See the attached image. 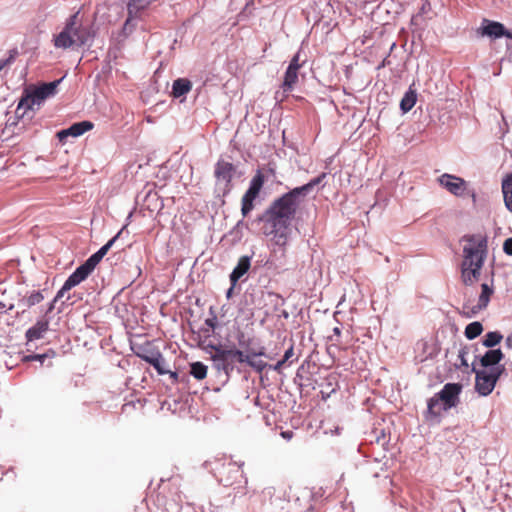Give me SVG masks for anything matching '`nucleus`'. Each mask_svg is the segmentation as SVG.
I'll return each mask as SVG.
<instances>
[{
  "label": "nucleus",
  "instance_id": "1",
  "mask_svg": "<svg viewBox=\"0 0 512 512\" xmlns=\"http://www.w3.org/2000/svg\"><path fill=\"white\" fill-rule=\"evenodd\" d=\"M325 177L326 174L322 173L307 184L290 190L275 199L267 208L261 217L264 222L263 233L266 236H271V240L276 245L284 247L287 244L290 225L295 218L300 203Z\"/></svg>",
  "mask_w": 512,
  "mask_h": 512
},
{
  "label": "nucleus",
  "instance_id": "2",
  "mask_svg": "<svg viewBox=\"0 0 512 512\" xmlns=\"http://www.w3.org/2000/svg\"><path fill=\"white\" fill-rule=\"evenodd\" d=\"M468 244L463 248L461 278L465 285H471L479 279L484 263L487 242L484 238L466 236Z\"/></svg>",
  "mask_w": 512,
  "mask_h": 512
},
{
  "label": "nucleus",
  "instance_id": "3",
  "mask_svg": "<svg viewBox=\"0 0 512 512\" xmlns=\"http://www.w3.org/2000/svg\"><path fill=\"white\" fill-rule=\"evenodd\" d=\"M92 38L94 32L91 27L83 25L77 12L67 19L63 30L54 36L53 44L60 49H75L84 46Z\"/></svg>",
  "mask_w": 512,
  "mask_h": 512
},
{
  "label": "nucleus",
  "instance_id": "4",
  "mask_svg": "<svg viewBox=\"0 0 512 512\" xmlns=\"http://www.w3.org/2000/svg\"><path fill=\"white\" fill-rule=\"evenodd\" d=\"M473 371L476 373V391L482 396H487L493 391L498 379L505 372V367L503 365H500L490 369L489 371H476L473 368Z\"/></svg>",
  "mask_w": 512,
  "mask_h": 512
},
{
  "label": "nucleus",
  "instance_id": "5",
  "mask_svg": "<svg viewBox=\"0 0 512 512\" xmlns=\"http://www.w3.org/2000/svg\"><path fill=\"white\" fill-rule=\"evenodd\" d=\"M438 182L454 196L463 197L468 195L472 198L474 203L476 202V193L474 190L468 189V183L463 178L444 173L438 178Z\"/></svg>",
  "mask_w": 512,
  "mask_h": 512
},
{
  "label": "nucleus",
  "instance_id": "6",
  "mask_svg": "<svg viewBox=\"0 0 512 512\" xmlns=\"http://www.w3.org/2000/svg\"><path fill=\"white\" fill-rule=\"evenodd\" d=\"M264 181V175L260 171L252 178L248 190L241 199V213L244 217L253 210L254 201L259 196Z\"/></svg>",
  "mask_w": 512,
  "mask_h": 512
},
{
  "label": "nucleus",
  "instance_id": "7",
  "mask_svg": "<svg viewBox=\"0 0 512 512\" xmlns=\"http://www.w3.org/2000/svg\"><path fill=\"white\" fill-rule=\"evenodd\" d=\"M493 293V288L489 286L487 283H483L481 285V293L479 295L477 303L475 304L474 300L472 299H467L463 303L462 314L467 318L475 316L477 313H479L488 306V303Z\"/></svg>",
  "mask_w": 512,
  "mask_h": 512
},
{
  "label": "nucleus",
  "instance_id": "8",
  "mask_svg": "<svg viewBox=\"0 0 512 512\" xmlns=\"http://www.w3.org/2000/svg\"><path fill=\"white\" fill-rule=\"evenodd\" d=\"M235 166L227 161L219 160L215 165L214 176L217 185H223V193L227 194L231 190V181L235 174Z\"/></svg>",
  "mask_w": 512,
  "mask_h": 512
},
{
  "label": "nucleus",
  "instance_id": "9",
  "mask_svg": "<svg viewBox=\"0 0 512 512\" xmlns=\"http://www.w3.org/2000/svg\"><path fill=\"white\" fill-rule=\"evenodd\" d=\"M59 83L60 80H55L49 83H43L39 87H36L31 94L27 95L26 98L21 100L19 106L26 103L30 107L36 103L39 104L41 101L50 96H53L56 93V89Z\"/></svg>",
  "mask_w": 512,
  "mask_h": 512
},
{
  "label": "nucleus",
  "instance_id": "10",
  "mask_svg": "<svg viewBox=\"0 0 512 512\" xmlns=\"http://www.w3.org/2000/svg\"><path fill=\"white\" fill-rule=\"evenodd\" d=\"M461 390V384L447 383L443 386L440 392L436 393V395H438V399H441L444 403V410H449L458 404Z\"/></svg>",
  "mask_w": 512,
  "mask_h": 512
},
{
  "label": "nucleus",
  "instance_id": "11",
  "mask_svg": "<svg viewBox=\"0 0 512 512\" xmlns=\"http://www.w3.org/2000/svg\"><path fill=\"white\" fill-rule=\"evenodd\" d=\"M301 66L300 57L297 53L291 59L290 64L284 74V80L281 85L284 93H288L293 90L294 86L298 82V72Z\"/></svg>",
  "mask_w": 512,
  "mask_h": 512
},
{
  "label": "nucleus",
  "instance_id": "12",
  "mask_svg": "<svg viewBox=\"0 0 512 512\" xmlns=\"http://www.w3.org/2000/svg\"><path fill=\"white\" fill-rule=\"evenodd\" d=\"M95 267L96 265L88 258L68 277L65 289H72L76 285L80 284L92 273Z\"/></svg>",
  "mask_w": 512,
  "mask_h": 512
},
{
  "label": "nucleus",
  "instance_id": "13",
  "mask_svg": "<svg viewBox=\"0 0 512 512\" xmlns=\"http://www.w3.org/2000/svg\"><path fill=\"white\" fill-rule=\"evenodd\" d=\"M481 34L483 36H489L492 38H500L505 36L510 39L512 32L507 30L505 26L500 22L485 19L481 27Z\"/></svg>",
  "mask_w": 512,
  "mask_h": 512
},
{
  "label": "nucleus",
  "instance_id": "14",
  "mask_svg": "<svg viewBox=\"0 0 512 512\" xmlns=\"http://www.w3.org/2000/svg\"><path fill=\"white\" fill-rule=\"evenodd\" d=\"M94 124L90 121H81L72 124L69 128L61 130L57 133L60 141H64L68 136L79 137L85 132L92 130Z\"/></svg>",
  "mask_w": 512,
  "mask_h": 512
},
{
  "label": "nucleus",
  "instance_id": "15",
  "mask_svg": "<svg viewBox=\"0 0 512 512\" xmlns=\"http://www.w3.org/2000/svg\"><path fill=\"white\" fill-rule=\"evenodd\" d=\"M241 473V467L233 461H228L223 464L222 468L218 471V478L225 486L233 484L234 479Z\"/></svg>",
  "mask_w": 512,
  "mask_h": 512
},
{
  "label": "nucleus",
  "instance_id": "16",
  "mask_svg": "<svg viewBox=\"0 0 512 512\" xmlns=\"http://www.w3.org/2000/svg\"><path fill=\"white\" fill-rule=\"evenodd\" d=\"M251 262L250 257L248 256H242L236 267L233 269L232 273L230 274V281L233 286L236 285V283L239 281V279L244 276L248 270L250 269Z\"/></svg>",
  "mask_w": 512,
  "mask_h": 512
},
{
  "label": "nucleus",
  "instance_id": "17",
  "mask_svg": "<svg viewBox=\"0 0 512 512\" xmlns=\"http://www.w3.org/2000/svg\"><path fill=\"white\" fill-rule=\"evenodd\" d=\"M192 89V83L187 78H178L173 82L172 95L175 98L185 96Z\"/></svg>",
  "mask_w": 512,
  "mask_h": 512
},
{
  "label": "nucleus",
  "instance_id": "18",
  "mask_svg": "<svg viewBox=\"0 0 512 512\" xmlns=\"http://www.w3.org/2000/svg\"><path fill=\"white\" fill-rule=\"evenodd\" d=\"M504 357V354L500 349L488 350L480 359V363L483 367H490L497 365Z\"/></svg>",
  "mask_w": 512,
  "mask_h": 512
},
{
  "label": "nucleus",
  "instance_id": "19",
  "mask_svg": "<svg viewBox=\"0 0 512 512\" xmlns=\"http://www.w3.org/2000/svg\"><path fill=\"white\" fill-rule=\"evenodd\" d=\"M48 326V321H38L34 326L26 331L27 340L33 341L42 338L43 334L48 330Z\"/></svg>",
  "mask_w": 512,
  "mask_h": 512
},
{
  "label": "nucleus",
  "instance_id": "20",
  "mask_svg": "<svg viewBox=\"0 0 512 512\" xmlns=\"http://www.w3.org/2000/svg\"><path fill=\"white\" fill-rule=\"evenodd\" d=\"M502 192L506 208L512 212V173L502 181Z\"/></svg>",
  "mask_w": 512,
  "mask_h": 512
},
{
  "label": "nucleus",
  "instance_id": "21",
  "mask_svg": "<svg viewBox=\"0 0 512 512\" xmlns=\"http://www.w3.org/2000/svg\"><path fill=\"white\" fill-rule=\"evenodd\" d=\"M444 410V403L441 399H438V395H434L428 400L427 414L431 417H438Z\"/></svg>",
  "mask_w": 512,
  "mask_h": 512
},
{
  "label": "nucleus",
  "instance_id": "22",
  "mask_svg": "<svg viewBox=\"0 0 512 512\" xmlns=\"http://www.w3.org/2000/svg\"><path fill=\"white\" fill-rule=\"evenodd\" d=\"M121 234V231L117 233L112 239H110L104 246H102L96 253L92 254L89 259L97 266L102 258L107 254L109 249L112 247L116 239Z\"/></svg>",
  "mask_w": 512,
  "mask_h": 512
},
{
  "label": "nucleus",
  "instance_id": "23",
  "mask_svg": "<svg viewBox=\"0 0 512 512\" xmlns=\"http://www.w3.org/2000/svg\"><path fill=\"white\" fill-rule=\"evenodd\" d=\"M416 100H417L416 92L412 89H409L405 93L404 97L402 98V100L400 102V107H401L402 111L405 113L410 111L414 107Z\"/></svg>",
  "mask_w": 512,
  "mask_h": 512
},
{
  "label": "nucleus",
  "instance_id": "24",
  "mask_svg": "<svg viewBox=\"0 0 512 512\" xmlns=\"http://www.w3.org/2000/svg\"><path fill=\"white\" fill-rule=\"evenodd\" d=\"M208 367L202 362H193L190 364V374L197 380H203L207 377Z\"/></svg>",
  "mask_w": 512,
  "mask_h": 512
},
{
  "label": "nucleus",
  "instance_id": "25",
  "mask_svg": "<svg viewBox=\"0 0 512 512\" xmlns=\"http://www.w3.org/2000/svg\"><path fill=\"white\" fill-rule=\"evenodd\" d=\"M483 331V326L480 322H472L465 328L464 334L467 339L472 340L478 337Z\"/></svg>",
  "mask_w": 512,
  "mask_h": 512
},
{
  "label": "nucleus",
  "instance_id": "26",
  "mask_svg": "<svg viewBox=\"0 0 512 512\" xmlns=\"http://www.w3.org/2000/svg\"><path fill=\"white\" fill-rule=\"evenodd\" d=\"M44 299L43 294L40 291H33L29 296L21 299L20 303L25 307H32L36 304H39Z\"/></svg>",
  "mask_w": 512,
  "mask_h": 512
},
{
  "label": "nucleus",
  "instance_id": "27",
  "mask_svg": "<svg viewBox=\"0 0 512 512\" xmlns=\"http://www.w3.org/2000/svg\"><path fill=\"white\" fill-rule=\"evenodd\" d=\"M215 354L211 356V359L216 361H230L232 357L231 349H223L220 346H213Z\"/></svg>",
  "mask_w": 512,
  "mask_h": 512
},
{
  "label": "nucleus",
  "instance_id": "28",
  "mask_svg": "<svg viewBox=\"0 0 512 512\" xmlns=\"http://www.w3.org/2000/svg\"><path fill=\"white\" fill-rule=\"evenodd\" d=\"M503 339L502 334L497 331L488 332L483 340V345L488 348H492L498 345Z\"/></svg>",
  "mask_w": 512,
  "mask_h": 512
},
{
  "label": "nucleus",
  "instance_id": "29",
  "mask_svg": "<svg viewBox=\"0 0 512 512\" xmlns=\"http://www.w3.org/2000/svg\"><path fill=\"white\" fill-rule=\"evenodd\" d=\"M232 357L231 360L236 359L239 363H246L248 364L251 354L250 350L247 353H244L241 350L238 349H231Z\"/></svg>",
  "mask_w": 512,
  "mask_h": 512
},
{
  "label": "nucleus",
  "instance_id": "30",
  "mask_svg": "<svg viewBox=\"0 0 512 512\" xmlns=\"http://www.w3.org/2000/svg\"><path fill=\"white\" fill-rule=\"evenodd\" d=\"M150 365H152L160 375L166 374L168 372V370L164 368L165 359L163 358L162 354L158 355L157 360H151Z\"/></svg>",
  "mask_w": 512,
  "mask_h": 512
},
{
  "label": "nucleus",
  "instance_id": "31",
  "mask_svg": "<svg viewBox=\"0 0 512 512\" xmlns=\"http://www.w3.org/2000/svg\"><path fill=\"white\" fill-rule=\"evenodd\" d=\"M251 368H253L258 373H261L264 371V369L267 367V363L262 360H255V358L251 357L248 364Z\"/></svg>",
  "mask_w": 512,
  "mask_h": 512
},
{
  "label": "nucleus",
  "instance_id": "32",
  "mask_svg": "<svg viewBox=\"0 0 512 512\" xmlns=\"http://www.w3.org/2000/svg\"><path fill=\"white\" fill-rule=\"evenodd\" d=\"M18 55L17 49H12L9 51V57L7 59L0 60V71L5 68L7 65L14 62L16 56Z\"/></svg>",
  "mask_w": 512,
  "mask_h": 512
},
{
  "label": "nucleus",
  "instance_id": "33",
  "mask_svg": "<svg viewBox=\"0 0 512 512\" xmlns=\"http://www.w3.org/2000/svg\"><path fill=\"white\" fill-rule=\"evenodd\" d=\"M216 368L218 370H223L226 374H228L231 370H233L232 361H216Z\"/></svg>",
  "mask_w": 512,
  "mask_h": 512
},
{
  "label": "nucleus",
  "instance_id": "34",
  "mask_svg": "<svg viewBox=\"0 0 512 512\" xmlns=\"http://www.w3.org/2000/svg\"><path fill=\"white\" fill-rule=\"evenodd\" d=\"M158 355H161V352H159V351H150L148 353L139 354L141 359H143L145 362H147L149 364H150L151 360H154V361L157 360L158 359Z\"/></svg>",
  "mask_w": 512,
  "mask_h": 512
},
{
  "label": "nucleus",
  "instance_id": "35",
  "mask_svg": "<svg viewBox=\"0 0 512 512\" xmlns=\"http://www.w3.org/2000/svg\"><path fill=\"white\" fill-rule=\"evenodd\" d=\"M468 354V351L467 349L464 347V348H461L459 350V353H458V358H459V361H460V366H463L465 368L468 367V362H467V359H466V355Z\"/></svg>",
  "mask_w": 512,
  "mask_h": 512
},
{
  "label": "nucleus",
  "instance_id": "36",
  "mask_svg": "<svg viewBox=\"0 0 512 512\" xmlns=\"http://www.w3.org/2000/svg\"><path fill=\"white\" fill-rule=\"evenodd\" d=\"M503 251L507 254L512 256V237L507 238L503 243Z\"/></svg>",
  "mask_w": 512,
  "mask_h": 512
},
{
  "label": "nucleus",
  "instance_id": "37",
  "mask_svg": "<svg viewBox=\"0 0 512 512\" xmlns=\"http://www.w3.org/2000/svg\"><path fill=\"white\" fill-rule=\"evenodd\" d=\"M250 354H251V357H253V358L259 357V356H264L265 348L259 347V349H250Z\"/></svg>",
  "mask_w": 512,
  "mask_h": 512
},
{
  "label": "nucleus",
  "instance_id": "38",
  "mask_svg": "<svg viewBox=\"0 0 512 512\" xmlns=\"http://www.w3.org/2000/svg\"><path fill=\"white\" fill-rule=\"evenodd\" d=\"M294 356V347L291 345L284 353V361H290V359Z\"/></svg>",
  "mask_w": 512,
  "mask_h": 512
},
{
  "label": "nucleus",
  "instance_id": "39",
  "mask_svg": "<svg viewBox=\"0 0 512 512\" xmlns=\"http://www.w3.org/2000/svg\"><path fill=\"white\" fill-rule=\"evenodd\" d=\"M286 362L287 361H284V358H282L275 365L270 366V368L273 369L274 371L280 373Z\"/></svg>",
  "mask_w": 512,
  "mask_h": 512
},
{
  "label": "nucleus",
  "instance_id": "40",
  "mask_svg": "<svg viewBox=\"0 0 512 512\" xmlns=\"http://www.w3.org/2000/svg\"><path fill=\"white\" fill-rule=\"evenodd\" d=\"M205 324H206L209 328H211L212 330H214V329H215V327H216V325H217V318H216V316H213L212 318H207V319L205 320Z\"/></svg>",
  "mask_w": 512,
  "mask_h": 512
},
{
  "label": "nucleus",
  "instance_id": "41",
  "mask_svg": "<svg viewBox=\"0 0 512 512\" xmlns=\"http://www.w3.org/2000/svg\"><path fill=\"white\" fill-rule=\"evenodd\" d=\"M65 287H66V282L64 283L62 288L58 291L53 303L56 302L57 300L61 299L64 296V293L69 290V289H65Z\"/></svg>",
  "mask_w": 512,
  "mask_h": 512
},
{
  "label": "nucleus",
  "instance_id": "42",
  "mask_svg": "<svg viewBox=\"0 0 512 512\" xmlns=\"http://www.w3.org/2000/svg\"><path fill=\"white\" fill-rule=\"evenodd\" d=\"M333 333L334 335H336L337 337H339L341 335V329L339 327H335L333 329Z\"/></svg>",
  "mask_w": 512,
  "mask_h": 512
},
{
  "label": "nucleus",
  "instance_id": "43",
  "mask_svg": "<svg viewBox=\"0 0 512 512\" xmlns=\"http://www.w3.org/2000/svg\"><path fill=\"white\" fill-rule=\"evenodd\" d=\"M44 358L43 355H34V356H31L30 359L32 360H42Z\"/></svg>",
  "mask_w": 512,
  "mask_h": 512
},
{
  "label": "nucleus",
  "instance_id": "44",
  "mask_svg": "<svg viewBox=\"0 0 512 512\" xmlns=\"http://www.w3.org/2000/svg\"><path fill=\"white\" fill-rule=\"evenodd\" d=\"M506 343H507L508 347L512 348V336L507 337Z\"/></svg>",
  "mask_w": 512,
  "mask_h": 512
},
{
  "label": "nucleus",
  "instance_id": "45",
  "mask_svg": "<svg viewBox=\"0 0 512 512\" xmlns=\"http://www.w3.org/2000/svg\"><path fill=\"white\" fill-rule=\"evenodd\" d=\"M233 288H234V286L232 285V286L229 288V290L227 291L226 296H227L228 298H230V297H231V295H232V291H233Z\"/></svg>",
  "mask_w": 512,
  "mask_h": 512
},
{
  "label": "nucleus",
  "instance_id": "46",
  "mask_svg": "<svg viewBox=\"0 0 512 512\" xmlns=\"http://www.w3.org/2000/svg\"><path fill=\"white\" fill-rule=\"evenodd\" d=\"M53 308H54V304L52 303V304L50 305L49 309H48V312H51V311L53 310Z\"/></svg>",
  "mask_w": 512,
  "mask_h": 512
},
{
  "label": "nucleus",
  "instance_id": "47",
  "mask_svg": "<svg viewBox=\"0 0 512 512\" xmlns=\"http://www.w3.org/2000/svg\"><path fill=\"white\" fill-rule=\"evenodd\" d=\"M171 376L176 378L177 374L176 373H172Z\"/></svg>",
  "mask_w": 512,
  "mask_h": 512
},
{
  "label": "nucleus",
  "instance_id": "48",
  "mask_svg": "<svg viewBox=\"0 0 512 512\" xmlns=\"http://www.w3.org/2000/svg\"><path fill=\"white\" fill-rule=\"evenodd\" d=\"M510 39H512V35H510Z\"/></svg>",
  "mask_w": 512,
  "mask_h": 512
}]
</instances>
